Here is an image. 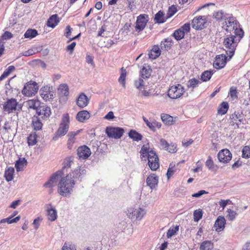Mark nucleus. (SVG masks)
I'll return each instance as SVG.
<instances>
[{
	"label": "nucleus",
	"instance_id": "nucleus-59",
	"mask_svg": "<svg viewBox=\"0 0 250 250\" xmlns=\"http://www.w3.org/2000/svg\"><path fill=\"white\" fill-rule=\"evenodd\" d=\"M13 37V34L8 31H5L2 35L1 38L4 40H7L11 39Z\"/></svg>",
	"mask_w": 250,
	"mask_h": 250
},
{
	"label": "nucleus",
	"instance_id": "nucleus-40",
	"mask_svg": "<svg viewBox=\"0 0 250 250\" xmlns=\"http://www.w3.org/2000/svg\"><path fill=\"white\" fill-rule=\"evenodd\" d=\"M37 135L35 132L31 133L29 136L27 138L28 145L29 146H32L36 144Z\"/></svg>",
	"mask_w": 250,
	"mask_h": 250
},
{
	"label": "nucleus",
	"instance_id": "nucleus-8",
	"mask_svg": "<svg viewBox=\"0 0 250 250\" xmlns=\"http://www.w3.org/2000/svg\"><path fill=\"white\" fill-rule=\"evenodd\" d=\"M124 132V128L119 127L108 126L105 129V133L107 136L116 139L121 138Z\"/></svg>",
	"mask_w": 250,
	"mask_h": 250
},
{
	"label": "nucleus",
	"instance_id": "nucleus-48",
	"mask_svg": "<svg viewBox=\"0 0 250 250\" xmlns=\"http://www.w3.org/2000/svg\"><path fill=\"white\" fill-rule=\"evenodd\" d=\"M38 35V32L35 29H28L24 34L25 38L32 39Z\"/></svg>",
	"mask_w": 250,
	"mask_h": 250
},
{
	"label": "nucleus",
	"instance_id": "nucleus-44",
	"mask_svg": "<svg viewBox=\"0 0 250 250\" xmlns=\"http://www.w3.org/2000/svg\"><path fill=\"white\" fill-rule=\"evenodd\" d=\"M27 161L25 158L19 159L16 161L15 167L17 171H20L23 169L24 165H26Z\"/></svg>",
	"mask_w": 250,
	"mask_h": 250
},
{
	"label": "nucleus",
	"instance_id": "nucleus-52",
	"mask_svg": "<svg viewBox=\"0 0 250 250\" xmlns=\"http://www.w3.org/2000/svg\"><path fill=\"white\" fill-rule=\"evenodd\" d=\"M242 157L245 159L250 158V146H245L242 150Z\"/></svg>",
	"mask_w": 250,
	"mask_h": 250
},
{
	"label": "nucleus",
	"instance_id": "nucleus-35",
	"mask_svg": "<svg viewBox=\"0 0 250 250\" xmlns=\"http://www.w3.org/2000/svg\"><path fill=\"white\" fill-rule=\"evenodd\" d=\"M58 92L61 96H67L69 94L68 86L66 84H61L58 88Z\"/></svg>",
	"mask_w": 250,
	"mask_h": 250
},
{
	"label": "nucleus",
	"instance_id": "nucleus-14",
	"mask_svg": "<svg viewBox=\"0 0 250 250\" xmlns=\"http://www.w3.org/2000/svg\"><path fill=\"white\" fill-rule=\"evenodd\" d=\"M218 158L220 162L227 163L231 160L232 155L228 149H224L218 153Z\"/></svg>",
	"mask_w": 250,
	"mask_h": 250
},
{
	"label": "nucleus",
	"instance_id": "nucleus-3",
	"mask_svg": "<svg viewBox=\"0 0 250 250\" xmlns=\"http://www.w3.org/2000/svg\"><path fill=\"white\" fill-rule=\"evenodd\" d=\"M239 33H239L238 35H228L224 39L223 44L229 60L234 55L238 43L243 37L244 35H242V32L240 31Z\"/></svg>",
	"mask_w": 250,
	"mask_h": 250
},
{
	"label": "nucleus",
	"instance_id": "nucleus-2",
	"mask_svg": "<svg viewBox=\"0 0 250 250\" xmlns=\"http://www.w3.org/2000/svg\"><path fill=\"white\" fill-rule=\"evenodd\" d=\"M143 160H148V165L152 170L155 171L159 167V158L156 152L149 146V145L142 146L140 152Z\"/></svg>",
	"mask_w": 250,
	"mask_h": 250
},
{
	"label": "nucleus",
	"instance_id": "nucleus-16",
	"mask_svg": "<svg viewBox=\"0 0 250 250\" xmlns=\"http://www.w3.org/2000/svg\"><path fill=\"white\" fill-rule=\"evenodd\" d=\"M227 58L224 54L217 56L213 63L214 67L217 69L223 68L226 65Z\"/></svg>",
	"mask_w": 250,
	"mask_h": 250
},
{
	"label": "nucleus",
	"instance_id": "nucleus-51",
	"mask_svg": "<svg viewBox=\"0 0 250 250\" xmlns=\"http://www.w3.org/2000/svg\"><path fill=\"white\" fill-rule=\"evenodd\" d=\"M200 83L199 80L196 79L195 78H192L190 79L187 83V86L188 88H194L196 86L198 85V84Z\"/></svg>",
	"mask_w": 250,
	"mask_h": 250
},
{
	"label": "nucleus",
	"instance_id": "nucleus-43",
	"mask_svg": "<svg viewBox=\"0 0 250 250\" xmlns=\"http://www.w3.org/2000/svg\"><path fill=\"white\" fill-rule=\"evenodd\" d=\"M228 109V103L227 102H223L219 106L218 109V114L220 115H224L227 113Z\"/></svg>",
	"mask_w": 250,
	"mask_h": 250
},
{
	"label": "nucleus",
	"instance_id": "nucleus-49",
	"mask_svg": "<svg viewBox=\"0 0 250 250\" xmlns=\"http://www.w3.org/2000/svg\"><path fill=\"white\" fill-rule=\"evenodd\" d=\"M182 30V29L179 28L173 33V36L176 40H180L184 37L185 34Z\"/></svg>",
	"mask_w": 250,
	"mask_h": 250
},
{
	"label": "nucleus",
	"instance_id": "nucleus-7",
	"mask_svg": "<svg viewBox=\"0 0 250 250\" xmlns=\"http://www.w3.org/2000/svg\"><path fill=\"white\" fill-rule=\"evenodd\" d=\"M185 92L184 87L181 84L171 86L167 92L168 96L173 99L180 97Z\"/></svg>",
	"mask_w": 250,
	"mask_h": 250
},
{
	"label": "nucleus",
	"instance_id": "nucleus-34",
	"mask_svg": "<svg viewBox=\"0 0 250 250\" xmlns=\"http://www.w3.org/2000/svg\"><path fill=\"white\" fill-rule=\"evenodd\" d=\"M151 75V70L149 66H143L140 71V77L146 80Z\"/></svg>",
	"mask_w": 250,
	"mask_h": 250
},
{
	"label": "nucleus",
	"instance_id": "nucleus-38",
	"mask_svg": "<svg viewBox=\"0 0 250 250\" xmlns=\"http://www.w3.org/2000/svg\"><path fill=\"white\" fill-rule=\"evenodd\" d=\"M214 70H209L204 71L201 76V79L203 82H207L209 81L213 74L214 73Z\"/></svg>",
	"mask_w": 250,
	"mask_h": 250
},
{
	"label": "nucleus",
	"instance_id": "nucleus-41",
	"mask_svg": "<svg viewBox=\"0 0 250 250\" xmlns=\"http://www.w3.org/2000/svg\"><path fill=\"white\" fill-rule=\"evenodd\" d=\"M161 117L162 121L166 125H171L174 122L173 117L168 114H162Z\"/></svg>",
	"mask_w": 250,
	"mask_h": 250
},
{
	"label": "nucleus",
	"instance_id": "nucleus-64",
	"mask_svg": "<svg viewBox=\"0 0 250 250\" xmlns=\"http://www.w3.org/2000/svg\"><path fill=\"white\" fill-rule=\"evenodd\" d=\"M161 147L165 149L168 146V143L164 139H161L160 141Z\"/></svg>",
	"mask_w": 250,
	"mask_h": 250
},
{
	"label": "nucleus",
	"instance_id": "nucleus-25",
	"mask_svg": "<svg viewBox=\"0 0 250 250\" xmlns=\"http://www.w3.org/2000/svg\"><path fill=\"white\" fill-rule=\"evenodd\" d=\"M145 79L139 77L138 79L135 80L134 82V85L139 91H141L143 89H145L146 85Z\"/></svg>",
	"mask_w": 250,
	"mask_h": 250
},
{
	"label": "nucleus",
	"instance_id": "nucleus-60",
	"mask_svg": "<svg viewBox=\"0 0 250 250\" xmlns=\"http://www.w3.org/2000/svg\"><path fill=\"white\" fill-rule=\"evenodd\" d=\"M230 203H231V201L229 199L226 200H221L219 202V205L223 208V209H224L228 204Z\"/></svg>",
	"mask_w": 250,
	"mask_h": 250
},
{
	"label": "nucleus",
	"instance_id": "nucleus-5",
	"mask_svg": "<svg viewBox=\"0 0 250 250\" xmlns=\"http://www.w3.org/2000/svg\"><path fill=\"white\" fill-rule=\"evenodd\" d=\"M69 124L70 119L68 114H63L59 127L56 132L53 139H55V138H59L65 135L68 131Z\"/></svg>",
	"mask_w": 250,
	"mask_h": 250
},
{
	"label": "nucleus",
	"instance_id": "nucleus-45",
	"mask_svg": "<svg viewBox=\"0 0 250 250\" xmlns=\"http://www.w3.org/2000/svg\"><path fill=\"white\" fill-rule=\"evenodd\" d=\"M179 226H176L170 227L167 233V236L168 238H171L173 235H175L177 232L179 230Z\"/></svg>",
	"mask_w": 250,
	"mask_h": 250
},
{
	"label": "nucleus",
	"instance_id": "nucleus-19",
	"mask_svg": "<svg viewBox=\"0 0 250 250\" xmlns=\"http://www.w3.org/2000/svg\"><path fill=\"white\" fill-rule=\"evenodd\" d=\"M147 185L151 188L153 189L156 188L158 183V177L155 174L149 175L146 180Z\"/></svg>",
	"mask_w": 250,
	"mask_h": 250
},
{
	"label": "nucleus",
	"instance_id": "nucleus-32",
	"mask_svg": "<svg viewBox=\"0 0 250 250\" xmlns=\"http://www.w3.org/2000/svg\"><path fill=\"white\" fill-rule=\"evenodd\" d=\"M128 136L134 141L138 142L142 139V135L136 130L131 129L128 133Z\"/></svg>",
	"mask_w": 250,
	"mask_h": 250
},
{
	"label": "nucleus",
	"instance_id": "nucleus-20",
	"mask_svg": "<svg viewBox=\"0 0 250 250\" xmlns=\"http://www.w3.org/2000/svg\"><path fill=\"white\" fill-rule=\"evenodd\" d=\"M47 219L51 222L54 221L57 218V211L51 205H48L47 208Z\"/></svg>",
	"mask_w": 250,
	"mask_h": 250
},
{
	"label": "nucleus",
	"instance_id": "nucleus-26",
	"mask_svg": "<svg viewBox=\"0 0 250 250\" xmlns=\"http://www.w3.org/2000/svg\"><path fill=\"white\" fill-rule=\"evenodd\" d=\"M143 119L145 122L147 126L150 128L152 130L154 131L156 128H160L161 126V124L156 121H149L146 117H143Z\"/></svg>",
	"mask_w": 250,
	"mask_h": 250
},
{
	"label": "nucleus",
	"instance_id": "nucleus-50",
	"mask_svg": "<svg viewBox=\"0 0 250 250\" xmlns=\"http://www.w3.org/2000/svg\"><path fill=\"white\" fill-rule=\"evenodd\" d=\"M122 73L118 79V82L121 83L122 86L125 88V80H126V71L124 68H122Z\"/></svg>",
	"mask_w": 250,
	"mask_h": 250
},
{
	"label": "nucleus",
	"instance_id": "nucleus-9",
	"mask_svg": "<svg viewBox=\"0 0 250 250\" xmlns=\"http://www.w3.org/2000/svg\"><path fill=\"white\" fill-rule=\"evenodd\" d=\"M39 87L37 83L30 81L24 86L22 93L26 96L31 97L34 95L38 91Z\"/></svg>",
	"mask_w": 250,
	"mask_h": 250
},
{
	"label": "nucleus",
	"instance_id": "nucleus-22",
	"mask_svg": "<svg viewBox=\"0 0 250 250\" xmlns=\"http://www.w3.org/2000/svg\"><path fill=\"white\" fill-rule=\"evenodd\" d=\"M225 224L226 220L224 217L219 216L215 221L214 224V227L216 231L217 232H220L222 231L224 229Z\"/></svg>",
	"mask_w": 250,
	"mask_h": 250
},
{
	"label": "nucleus",
	"instance_id": "nucleus-39",
	"mask_svg": "<svg viewBox=\"0 0 250 250\" xmlns=\"http://www.w3.org/2000/svg\"><path fill=\"white\" fill-rule=\"evenodd\" d=\"M213 248V244L211 241H204L201 243L200 250H211Z\"/></svg>",
	"mask_w": 250,
	"mask_h": 250
},
{
	"label": "nucleus",
	"instance_id": "nucleus-30",
	"mask_svg": "<svg viewBox=\"0 0 250 250\" xmlns=\"http://www.w3.org/2000/svg\"><path fill=\"white\" fill-rule=\"evenodd\" d=\"M26 104L28 108L37 110L40 105V102L38 99H32L27 101Z\"/></svg>",
	"mask_w": 250,
	"mask_h": 250
},
{
	"label": "nucleus",
	"instance_id": "nucleus-29",
	"mask_svg": "<svg viewBox=\"0 0 250 250\" xmlns=\"http://www.w3.org/2000/svg\"><path fill=\"white\" fill-rule=\"evenodd\" d=\"M15 169L12 167H9L6 169L4 177L7 182H10L13 180Z\"/></svg>",
	"mask_w": 250,
	"mask_h": 250
},
{
	"label": "nucleus",
	"instance_id": "nucleus-13",
	"mask_svg": "<svg viewBox=\"0 0 250 250\" xmlns=\"http://www.w3.org/2000/svg\"><path fill=\"white\" fill-rule=\"evenodd\" d=\"M148 16L145 14L139 15L136 22L135 29L137 31H142L146 27L148 21Z\"/></svg>",
	"mask_w": 250,
	"mask_h": 250
},
{
	"label": "nucleus",
	"instance_id": "nucleus-63",
	"mask_svg": "<svg viewBox=\"0 0 250 250\" xmlns=\"http://www.w3.org/2000/svg\"><path fill=\"white\" fill-rule=\"evenodd\" d=\"M208 192L204 190H201L199 191L198 192L194 193L192 195V197L195 198H199L201 197L202 195L205 194H207Z\"/></svg>",
	"mask_w": 250,
	"mask_h": 250
},
{
	"label": "nucleus",
	"instance_id": "nucleus-36",
	"mask_svg": "<svg viewBox=\"0 0 250 250\" xmlns=\"http://www.w3.org/2000/svg\"><path fill=\"white\" fill-rule=\"evenodd\" d=\"M172 44V40L171 38L165 39L161 42V47L162 50H168L169 49Z\"/></svg>",
	"mask_w": 250,
	"mask_h": 250
},
{
	"label": "nucleus",
	"instance_id": "nucleus-21",
	"mask_svg": "<svg viewBox=\"0 0 250 250\" xmlns=\"http://www.w3.org/2000/svg\"><path fill=\"white\" fill-rule=\"evenodd\" d=\"M76 102L77 105L79 107L83 108L88 104L89 99L84 93H82L77 98Z\"/></svg>",
	"mask_w": 250,
	"mask_h": 250
},
{
	"label": "nucleus",
	"instance_id": "nucleus-42",
	"mask_svg": "<svg viewBox=\"0 0 250 250\" xmlns=\"http://www.w3.org/2000/svg\"><path fill=\"white\" fill-rule=\"evenodd\" d=\"M32 125L34 130H40L42 129V124L37 117H34L32 119Z\"/></svg>",
	"mask_w": 250,
	"mask_h": 250
},
{
	"label": "nucleus",
	"instance_id": "nucleus-4",
	"mask_svg": "<svg viewBox=\"0 0 250 250\" xmlns=\"http://www.w3.org/2000/svg\"><path fill=\"white\" fill-rule=\"evenodd\" d=\"M222 27L230 35L233 34L238 35L240 31L242 32V35H244V31L240 28L239 22L236 20V18L229 16L227 20L223 22ZM240 34H241L240 33Z\"/></svg>",
	"mask_w": 250,
	"mask_h": 250
},
{
	"label": "nucleus",
	"instance_id": "nucleus-33",
	"mask_svg": "<svg viewBox=\"0 0 250 250\" xmlns=\"http://www.w3.org/2000/svg\"><path fill=\"white\" fill-rule=\"evenodd\" d=\"M230 15L224 13L222 10L218 11L215 13L213 16L215 19L219 21H225Z\"/></svg>",
	"mask_w": 250,
	"mask_h": 250
},
{
	"label": "nucleus",
	"instance_id": "nucleus-62",
	"mask_svg": "<svg viewBox=\"0 0 250 250\" xmlns=\"http://www.w3.org/2000/svg\"><path fill=\"white\" fill-rule=\"evenodd\" d=\"M180 28L183 29L182 30L185 34L187 33L190 31V24L188 23H185L183 26H182Z\"/></svg>",
	"mask_w": 250,
	"mask_h": 250
},
{
	"label": "nucleus",
	"instance_id": "nucleus-11",
	"mask_svg": "<svg viewBox=\"0 0 250 250\" xmlns=\"http://www.w3.org/2000/svg\"><path fill=\"white\" fill-rule=\"evenodd\" d=\"M207 20L204 16L195 17L192 21V26L196 30H201L206 27Z\"/></svg>",
	"mask_w": 250,
	"mask_h": 250
},
{
	"label": "nucleus",
	"instance_id": "nucleus-23",
	"mask_svg": "<svg viewBox=\"0 0 250 250\" xmlns=\"http://www.w3.org/2000/svg\"><path fill=\"white\" fill-rule=\"evenodd\" d=\"M230 119L231 120V122L232 123V125H234L235 124H236L237 127L238 128L239 127V125L240 123L243 122V116L241 114L239 113H237L236 114H232L230 116Z\"/></svg>",
	"mask_w": 250,
	"mask_h": 250
},
{
	"label": "nucleus",
	"instance_id": "nucleus-24",
	"mask_svg": "<svg viewBox=\"0 0 250 250\" xmlns=\"http://www.w3.org/2000/svg\"><path fill=\"white\" fill-rule=\"evenodd\" d=\"M80 130H78L77 131H71L69 132L68 134L69 138L68 139L67 144L68 149H72L73 145L75 142V136L80 132Z\"/></svg>",
	"mask_w": 250,
	"mask_h": 250
},
{
	"label": "nucleus",
	"instance_id": "nucleus-54",
	"mask_svg": "<svg viewBox=\"0 0 250 250\" xmlns=\"http://www.w3.org/2000/svg\"><path fill=\"white\" fill-rule=\"evenodd\" d=\"M62 250H76L75 246L69 242H65L63 245Z\"/></svg>",
	"mask_w": 250,
	"mask_h": 250
},
{
	"label": "nucleus",
	"instance_id": "nucleus-18",
	"mask_svg": "<svg viewBox=\"0 0 250 250\" xmlns=\"http://www.w3.org/2000/svg\"><path fill=\"white\" fill-rule=\"evenodd\" d=\"M61 172L58 171L53 174L49 179L44 183L43 187L45 188H52L54 187L57 183L58 176L60 175Z\"/></svg>",
	"mask_w": 250,
	"mask_h": 250
},
{
	"label": "nucleus",
	"instance_id": "nucleus-47",
	"mask_svg": "<svg viewBox=\"0 0 250 250\" xmlns=\"http://www.w3.org/2000/svg\"><path fill=\"white\" fill-rule=\"evenodd\" d=\"M20 219V216H18L15 218H13V216L9 217L7 218L1 219L0 221V223H8V224H12L14 223H17Z\"/></svg>",
	"mask_w": 250,
	"mask_h": 250
},
{
	"label": "nucleus",
	"instance_id": "nucleus-58",
	"mask_svg": "<svg viewBox=\"0 0 250 250\" xmlns=\"http://www.w3.org/2000/svg\"><path fill=\"white\" fill-rule=\"evenodd\" d=\"M206 165L209 169H212L214 167L213 162L210 156L208 157V160L206 162Z\"/></svg>",
	"mask_w": 250,
	"mask_h": 250
},
{
	"label": "nucleus",
	"instance_id": "nucleus-57",
	"mask_svg": "<svg viewBox=\"0 0 250 250\" xmlns=\"http://www.w3.org/2000/svg\"><path fill=\"white\" fill-rule=\"evenodd\" d=\"M71 163L72 160L70 158H66L63 161L62 168L64 169L70 167Z\"/></svg>",
	"mask_w": 250,
	"mask_h": 250
},
{
	"label": "nucleus",
	"instance_id": "nucleus-12",
	"mask_svg": "<svg viewBox=\"0 0 250 250\" xmlns=\"http://www.w3.org/2000/svg\"><path fill=\"white\" fill-rule=\"evenodd\" d=\"M40 95L45 101H48L54 98V92L52 88L47 85L41 88Z\"/></svg>",
	"mask_w": 250,
	"mask_h": 250
},
{
	"label": "nucleus",
	"instance_id": "nucleus-53",
	"mask_svg": "<svg viewBox=\"0 0 250 250\" xmlns=\"http://www.w3.org/2000/svg\"><path fill=\"white\" fill-rule=\"evenodd\" d=\"M203 213L201 209H197L193 213L194 220L195 222L199 221L202 217Z\"/></svg>",
	"mask_w": 250,
	"mask_h": 250
},
{
	"label": "nucleus",
	"instance_id": "nucleus-55",
	"mask_svg": "<svg viewBox=\"0 0 250 250\" xmlns=\"http://www.w3.org/2000/svg\"><path fill=\"white\" fill-rule=\"evenodd\" d=\"M228 215L227 216L228 219L229 221H233L237 215V213L231 209H228L227 210Z\"/></svg>",
	"mask_w": 250,
	"mask_h": 250
},
{
	"label": "nucleus",
	"instance_id": "nucleus-56",
	"mask_svg": "<svg viewBox=\"0 0 250 250\" xmlns=\"http://www.w3.org/2000/svg\"><path fill=\"white\" fill-rule=\"evenodd\" d=\"M177 12V8L174 5L169 7L167 12V18H170Z\"/></svg>",
	"mask_w": 250,
	"mask_h": 250
},
{
	"label": "nucleus",
	"instance_id": "nucleus-61",
	"mask_svg": "<svg viewBox=\"0 0 250 250\" xmlns=\"http://www.w3.org/2000/svg\"><path fill=\"white\" fill-rule=\"evenodd\" d=\"M166 150L168 151L170 153H174L176 151V146L174 144H168V146L166 148Z\"/></svg>",
	"mask_w": 250,
	"mask_h": 250
},
{
	"label": "nucleus",
	"instance_id": "nucleus-6",
	"mask_svg": "<svg viewBox=\"0 0 250 250\" xmlns=\"http://www.w3.org/2000/svg\"><path fill=\"white\" fill-rule=\"evenodd\" d=\"M146 213L145 210L140 207L130 208L127 211V215L129 218L138 220H141Z\"/></svg>",
	"mask_w": 250,
	"mask_h": 250
},
{
	"label": "nucleus",
	"instance_id": "nucleus-27",
	"mask_svg": "<svg viewBox=\"0 0 250 250\" xmlns=\"http://www.w3.org/2000/svg\"><path fill=\"white\" fill-rule=\"evenodd\" d=\"M90 117L89 113L86 110L79 111L76 116L77 120L80 122H84Z\"/></svg>",
	"mask_w": 250,
	"mask_h": 250
},
{
	"label": "nucleus",
	"instance_id": "nucleus-15",
	"mask_svg": "<svg viewBox=\"0 0 250 250\" xmlns=\"http://www.w3.org/2000/svg\"><path fill=\"white\" fill-rule=\"evenodd\" d=\"M91 152L86 146H82L77 149V154L79 158L83 160L87 159L91 155Z\"/></svg>",
	"mask_w": 250,
	"mask_h": 250
},
{
	"label": "nucleus",
	"instance_id": "nucleus-46",
	"mask_svg": "<svg viewBox=\"0 0 250 250\" xmlns=\"http://www.w3.org/2000/svg\"><path fill=\"white\" fill-rule=\"evenodd\" d=\"M15 69V66L13 65H10L3 72L2 74L0 77V81H2L5 78H6L12 71Z\"/></svg>",
	"mask_w": 250,
	"mask_h": 250
},
{
	"label": "nucleus",
	"instance_id": "nucleus-37",
	"mask_svg": "<svg viewBox=\"0 0 250 250\" xmlns=\"http://www.w3.org/2000/svg\"><path fill=\"white\" fill-rule=\"evenodd\" d=\"M167 19V17L165 18L164 17L163 12L159 11L155 14L154 17V21L156 23H163L166 21V20Z\"/></svg>",
	"mask_w": 250,
	"mask_h": 250
},
{
	"label": "nucleus",
	"instance_id": "nucleus-17",
	"mask_svg": "<svg viewBox=\"0 0 250 250\" xmlns=\"http://www.w3.org/2000/svg\"><path fill=\"white\" fill-rule=\"evenodd\" d=\"M50 108L46 105H42L39 107L37 110V113L41 116L43 119L48 118L51 114Z\"/></svg>",
	"mask_w": 250,
	"mask_h": 250
},
{
	"label": "nucleus",
	"instance_id": "nucleus-28",
	"mask_svg": "<svg viewBox=\"0 0 250 250\" xmlns=\"http://www.w3.org/2000/svg\"><path fill=\"white\" fill-rule=\"evenodd\" d=\"M59 22L58 16L57 14L51 16L47 20V25L54 28Z\"/></svg>",
	"mask_w": 250,
	"mask_h": 250
},
{
	"label": "nucleus",
	"instance_id": "nucleus-31",
	"mask_svg": "<svg viewBox=\"0 0 250 250\" xmlns=\"http://www.w3.org/2000/svg\"><path fill=\"white\" fill-rule=\"evenodd\" d=\"M161 54V51L159 47L154 46L148 53L149 58L154 60L158 57Z\"/></svg>",
	"mask_w": 250,
	"mask_h": 250
},
{
	"label": "nucleus",
	"instance_id": "nucleus-10",
	"mask_svg": "<svg viewBox=\"0 0 250 250\" xmlns=\"http://www.w3.org/2000/svg\"><path fill=\"white\" fill-rule=\"evenodd\" d=\"M18 103L14 98L7 99L3 104V110L4 111L10 113L16 111L18 107Z\"/></svg>",
	"mask_w": 250,
	"mask_h": 250
},
{
	"label": "nucleus",
	"instance_id": "nucleus-1",
	"mask_svg": "<svg viewBox=\"0 0 250 250\" xmlns=\"http://www.w3.org/2000/svg\"><path fill=\"white\" fill-rule=\"evenodd\" d=\"M86 174L84 167H78L62 177L58 185V192L64 197L69 196L76 183L82 181L83 176Z\"/></svg>",
	"mask_w": 250,
	"mask_h": 250
}]
</instances>
